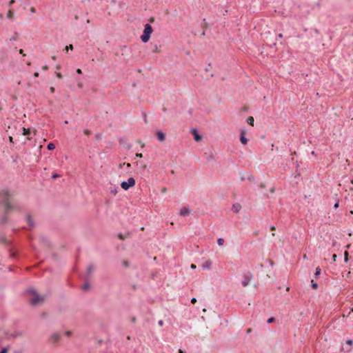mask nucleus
I'll use <instances>...</instances> for the list:
<instances>
[{"mask_svg": "<svg viewBox=\"0 0 353 353\" xmlns=\"http://www.w3.org/2000/svg\"><path fill=\"white\" fill-rule=\"evenodd\" d=\"M212 265L211 261L208 260L202 264V268L203 270H210Z\"/></svg>", "mask_w": 353, "mask_h": 353, "instance_id": "f8f14e48", "label": "nucleus"}, {"mask_svg": "<svg viewBox=\"0 0 353 353\" xmlns=\"http://www.w3.org/2000/svg\"><path fill=\"white\" fill-rule=\"evenodd\" d=\"M27 222L30 227L33 228L34 226V223L30 215H28L26 217Z\"/></svg>", "mask_w": 353, "mask_h": 353, "instance_id": "4468645a", "label": "nucleus"}, {"mask_svg": "<svg viewBox=\"0 0 353 353\" xmlns=\"http://www.w3.org/2000/svg\"><path fill=\"white\" fill-rule=\"evenodd\" d=\"M12 196L6 190L0 191V204L4 205V214L0 218V224L4 225L8 222L7 213L9 210L15 209L12 204Z\"/></svg>", "mask_w": 353, "mask_h": 353, "instance_id": "f257e3e1", "label": "nucleus"}, {"mask_svg": "<svg viewBox=\"0 0 353 353\" xmlns=\"http://www.w3.org/2000/svg\"><path fill=\"white\" fill-rule=\"evenodd\" d=\"M278 37H279V38H282V37H283V34H279L278 35Z\"/></svg>", "mask_w": 353, "mask_h": 353, "instance_id": "864d4df0", "label": "nucleus"}, {"mask_svg": "<svg viewBox=\"0 0 353 353\" xmlns=\"http://www.w3.org/2000/svg\"><path fill=\"white\" fill-rule=\"evenodd\" d=\"M14 3V0H11L9 3H8V6H11L13 3Z\"/></svg>", "mask_w": 353, "mask_h": 353, "instance_id": "473e14b6", "label": "nucleus"}, {"mask_svg": "<svg viewBox=\"0 0 353 353\" xmlns=\"http://www.w3.org/2000/svg\"><path fill=\"white\" fill-rule=\"evenodd\" d=\"M351 183L353 184V179L351 180Z\"/></svg>", "mask_w": 353, "mask_h": 353, "instance_id": "052dcab7", "label": "nucleus"}, {"mask_svg": "<svg viewBox=\"0 0 353 353\" xmlns=\"http://www.w3.org/2000/svg\"><path fill=\"white\" fill-rule=\"evenodd\" d=\"M346 343H347V345H353V340H352V339H347V340L346 341Z\"/></svg>", "mask_w": 353, "mask_h": 353, "instance_id": "a878e982", "label": "nucleus"}, {"mask_svg": "<svg viewBox=\"0 0 353 353\" xmlns=\"http://www.w3.org/2000/svg\"><path fill=\"white\" fill-rule=\"evenodd\" d=\"M157 137L159 141L163 142L165 139V134L161 131H158L157 132Z\"/></svg>", "mask_w": 353, "mask_h": 353, "instance_id": "1a4fd4ad", "label": "nucleus"}, {"mask_svg": "<svg viewBox=\"0 0 353 353\" xmlns=\"http://www.w3.org/2000/svg\"><path fill=\"white\" fill-rule=\"evenodd\" d=\"M271 192H274V188H272L271 190H270Z\"/></svg>", "mask_w": 353, "mask_h": 353, "instance_id": "6e6d98bb", "label": "nucleus"}, {"mask_svg": "<svg viewBox=\"0 0 353 353\" xmlns=\"http://www.w3.org/2000/svg\"><path fill=\"white\" fill-rule=\"evenodd\" d=\"M8 352V349L6 347H4L1 350V351L0 352V353H7Z\"/></svg>", "mask_w": 353, "mask_h": 353, "instance_id": "c756f323", "label": "nucleus"}, {"mask_svg": "<svg viewBox=\"0 0 353 353\" xmlns=\"http://www.w3.org/2000/svg\"><path fill=\"white\" fill-rule=\"evenodd\" d=\"M61 339V334L59 332H54L51 334L49 342L53 344L57 343Z\"/></svg>", "mask_w": 353, "mask_h": 353, "instance_id": "39448f33", "label": "nucleus"}, {"mask_svg": "<svg viewBox=\"0 0 353 353\" xmlns=\"http://www.w3.org/2000/svg\"><path fill=\"white\" fill-rule=\"evenodd\" d=\"M57 177H59V174H56V173L53 174L52 176V179H56Z\"/></svg>", "mask_w": 353, "mask_h": 353, "instance_id": "7c9ffc66", "label": "nucleus"}, {"mask_svg": "<svg viewBox=\"0 0 353 353\" xmlns=\"http://www.w3.org/2000/svg\"><path fill=\"white\" fill-rule=\"evenodd\" d=\"M48 150H52L55 148V145L53 143H49L47 146Z\"/></svg>", "mask_w": 353, "mask_h": 353, "instance_id": "f3484780", "label": "nucleus"}, {"mask_svg": "<svg viewBox=\"0 0 353 353\" xmlns=\"http://www.w3.org/2000/svg\"><path fill=\"white\" fill-rule=\"evenodd\" d=\"M311 285H312V288L314 289H316L318 288L317 283L314 282L313 280L311 281Z\"/></svg>", "mask_w": 353, "mask_h": 353, "instance_id": "412c9836", "label": "nucleus"}, {"mask_svg": "<svg viewBox=\"0 0 353 353\" xmlns=\"http://www.w3.org/2000/svg\"><path fill=\"white\" fill-rule=\"evenodd\" d=\"M274 321V317H271V318L268 319V321H267L268 323H272Z\"/></svg>", "mask_w": 353, "mask_h": 353, "instance_id": "c85d7f7f", "label": "nucleus"}, {"mask_svg": "<svg viewBox=\"0 0 353 353\" xmlns=\"http://www.w3.org/2000/svg\"><path fill=\"white\" fill-rule=\"evenodd\" d=\"M118 237H119L120 239H122V240H123V239H124L126 237V236H125V235H123V234H121V233H119V234H118Z\"/></svg>", "mask_w": 353, "mask_h": 353, "instance_id": "393cba45", "label": "nucleus"}, {"mask_svg": "<svg viewBox=\"0 0 353 353\" xmlns=\"http://www.w3.org/2000/svg\"><path fill=\"white\" fill-rule=\"evenodd\" d=\"M240 141L243 145H246L248 143V139L245 137V132L243 130H241V132Z\"/></svg>", "mask_w": 353, "mask_h": 353, "instance_id": "9d476101", "label": "nucleus"}, {"mask_svg": "<svg viewBox=\"0 0 353 353\" xmlns=\"http://www.w3.org/2000/svg\"><path fill=\"white\" fill-rule=\"evenodd\" d=\"M12 139H12V137H9V140H10V142H12Z\"/></svg>", "mask_w": 353, "mask_h": 353, "instance_id": "603ef678", "label": "nucleus"}, {"mask_svg": "<svg viewBox=\"0 0 353 353\" xmlns=\"http://www.w3.org/2000/svg\"><path fill=\"white\" fill-rule=\"evenodd\" d=\"M84 133L86 134V135H89L90 134V131L88 130H84Z\"/></svg>", "mask_w": 353, "mask_h": 353, "instance_id": "f704fd0d", "label": "nucleus"}, {"mask_svg": "<svg viewBox=\"0 0 353 353\" xmlns=\"http://www.w3.org/2000/svg\"><path fill=\"white\" fill-rule=\"evenodd\" d=\"M94 270H95V266L94 265V264L90 263L88 265V268L86 270V278L87 279L92 275V274L93 273Z\"/></svg>", "mask_w": 353, "mask_h": 353, "instance_id": "423d86ee", "label": "nucleus"}, {"mask_svg": "<svg viewBox=\"0 0 353 353\" xmlns=\"http://www.w3.org/2000/svg\"><path fill=\"white\" fill-rule=\"evenodd\" d=\"M196 266L194 264H191V268L192 269H196Z\"/></svg>", "mask_w": 353, "mask_h": 353, "instance_id": "a19ab883", "label": "nucleus"}, {"mask_svg": "<svg viewBox=\"0 0 353 353\" xmlns=\"http://www.w3.org/2000/svg\"><path fill=\"white\" fill-rule=\"evenodd\" d=\"M160 46H158L157 44H153L152 45V51L154 52H156L159 50V48H160Z\"/></svg>", "mask_w": 353, "mask_h": 353, "instance_id": "a211bd4d", "label": "nucleus"}, {"mask_svg": "<svg viewBox=\"0 0 353 353\" xmlns=\"http://www.w3.org/2000/svg\"><path fill=\"white\" fill-rule=\"evenodd\" d=\"M90 288V284L88 282H85L83 286V290H88Z\"/></svg>", "mask_w": 353, "mask_h": 353, "instance_id": "4be33fe9", "label": "nucleus"}, {"mask_svg": "<svg viewBox=\"0 0 353 353\" xmlns=\"http://www.w3.org/2000/svg\"><path fill=\"white\" fill-rule=\"evenodd\" d=\"M252 279V274L250 272H248L243 275V280L242 281V285L243 287L248 286Z\"/></svg>", "mask_w": 353, "mask_h": 353, "instance_id": "20e7f679", "label": "nucleus"}, {"mask_svg": "<svg viewBox=\"0 0 353 353\" xmlns=\"http://www.w3.org/2000/svg\"><path fill=\"white\" fill-rule=\"evenodd\" d=\"M321 268L319 267H317L316 268V271L314 273V277L316 279L319 276V275L321 274Z\"/></svg>", "mask_w": 353, "mask_h": 353, "instance_id": "dca6fc26", "label": "nucleus"}, {"mask_svg": "<svg viewBox=\"0 0 353 353\" xmlns=\"http://www.w3.org/2000/svg\"><path fill=\"white\" fill-rule=\"evenodd\" d=\"M338 206H339V203H336L334 204V208H338Z\"/></svg>", "mask_w": 353, "mask_h": 353, "instance_id": "49530a36", "label": "nucleus"}, {"mask_svg": "<svg viewBox=\"0 0 353 353\" xmlns=\"http://www.w3.org/2000/svg\"><path fill=\"white\" fill-rule=\"evenodd\" d=\"M50 92H51L52 93H53V92H54V88L53 87H51V88H50Z\"/></svg>", "mask_w": 353, "mask_h": 353, "instance_id": "c03bdc74", "label": "nucleus"}, {"mask_svg": "<svg viewBox=\"0 0 353 353\" xmlns=\"http://www.w3.org/2000/svg\"><path fill=\"white\" fill-rule=\"evenodd\" d=\"M123 265L125 266V267H128V261H123Z\"/></svg>", "mask_w": 353, "mask_h": 353, "instance_id": "58836bf2", "label": "nucleus"}, {"mask_svg": "<svg viewBox=\"0 0 353 353\" xmlns=\"http://www.w3.org/2000/svg\"><path fill=\"white\" fill-rule=\"evenodd\" d=\"M194 139L196 141H199L201 139V136L198 133V131L196 129L192 130Z\"/></svg>", "mask_w": 353, "mask_h": 353, "instance_id": "9b49d317", "label": "nucleus"}, {"mask_svg": "<svg viewBox=\"0 0 353 353\" xmlns=\"http://www.w3.org/2000/svg\"><path fill=\"white\" fill-rule=\"evenodd\" d=\"M241 209V205L239 203H234L232 205V210L235 213H238Z\"/></svg>", "mask_w": 353, "mask_h": 353, "instance_id": "ddd939ff", "label": "nucleus"}, {"mask_svg": "<svg viewBox=\"0 0 353 353\" xmlns=\"http://www.w3.org/2000/svg\"><path fill=\"white\" fill-rule=\"evenodd\" d=\"M34 76L36 77H39V72H34Z\"/></svg>", "mask_w": 353, "mask_h": 353, "instance_id": "a18cd8bd", "label": "nucleus"}, {"mask_svg": "<svg viewBox=\"0 0 353 353\" xmlns=\"http://www.w3.org/2000/svg\"><path fill=\"white\" fill-rule=\"evenodd\" d=\"M260 187H261V188H265V185H264L263 183H261V185H260Z\"/></svg>", "mask_w": 353, "mask_h": 353, "instance_id": "8fccbe9b", "label": "nucleus"}, {"mask_svg": "<svg viewBox=\"0 0 353 353\" xmlns=\"http://www.w3.org/2000/svg\"><path fill=\"white\" fill-rule=\"evenodd\" d=\"M77 72L78 74H81V73H82L81 70V69H79V68L77 70Z\"/></svg>", "mask_w": 353, "mask_h": 353, "instance_id": "79ce46f5", "label": "nucleus"}, {"mask_svg": "<svg viewBox=\"0 0 353 353\" xmlns=\"http://www.w3.org/2000/svg\"><path fill=\"white\" fill-rule=\"evenodd\" d=\"M57 77L58 78H59V79L62 78V75H61V73H59V72H57Z\"/></svg>", "mask_w": 353, "mask_h": 353, "instance_id": "c9c22d12", "label": "nucleus"}, {"mask_svg": "<svg viewBox=\"0 0 353 353\" xmlns=\"http://www.w3.org/2000/svg\"><path fill=\"white\" fill-rule=\"evenodd\" d=\"M270 230H275V227L274 226H271L270 227Z\"/></svg>", "mask_w": 353, "mask_h": 353, "instance_id": "3c124183", "label": "nucleus"}, {"mask_svg": "<svg viewBox=\"0 0 353 353\" xmlns=\"http://www.w3.org/2000/svg\"><path fill=\"white\" fill-rule=\"evenodd\" d=\"M135 185V179L133 177H130L127 181H123L121 183V188L127 190L130 188L133 187Z\"/></svg>", "mask_w": 353, "mask_h": 353, "instance_id": "7ed1b4c3", "label": "nucleus"}, {"mask_svg": "<svg viewBox=\"0 0 353 353\" xmlns=\"http://www.w3.org/2000/svg\"><path fill=\"white\" fill-rule=\"evenodd\" d=\"M30 12H31L32 13H34V12H35V9H34V8H30Z\"/></svg>", "mask_w": 353, "mask_h": 353, "instance_id": "ea45409f", "label": "nucleus"}, {"mask_svg": "<svg viewBox=\"0 0 353 353\" xmlns=\"http://www.w3.org/2000/svg\"><path fill=\"white\" fill-rule=\"evenodd\" d=\"M135 321H136V319L134 317V318L132 319V321H133V322H135Z\"/></svg>", "mask_w": 353, "mask_h": 353, "instance_id": "4d7b16f0", "label": "nucleus"}, {"mask_svg": "<svg viewBox=\"0 0 353 353\" xmlns=\"http://www.w3.org/2000/svg\"><path fill=\"white\" fill-rule=\"evenodd\" d=\"M22 130H23V135L28 136L30 134V130L29 129H26L25 128H23Z\"/></svg>", "mask_w": 353, "mask_h": 353, "instance_id": "6ab92c4d", "label": "nucleus"}, {"mask_svg": "<svg viewBox=\"0 0 353 353\" xmlns=\"http://www.w3.org/2000/svg\"><path fill=\"white\" fill-rule=\"evenodd\" d=\"M152 30V27L149 23H146L144 26L143 33L141 36V39L143 43H147L149 41Z\"/></svg>", "mask_w": 353, "mask_h": 353, "instance_id": "f03ea898", "label": "nucleus"}, {"mask_svg": "<svg viewBox=\"0 0 353 353\" xmlns=\"http://www.w3.org/2000/svg\"><path fill=\"white\" fill-rule=\"evenodd\" d=\"M253 179H254V177L252 175L248 177V180H250V181H251Z\"/></svg>", "mask_w": 353, "mask_h": 353, "instance_id": "de8ad7c7", "label": "nucleus"}, {"mask_svg": "<svg viewBox=\"0 0 353 353\" xmlns=\"http://www.w3.org/2000/svg\"><path fill=\"white\" fill-rule=\"evenodd\" d=\"M64 334L67 336H70L72 335V332L70 331V330H67L64 332Z\"/></svg>", "mask_w": 353, "mask_h": 353, "instance_id": "bb28decb", "label": "nucleus"}, {"mask_svg": "<svg viewBox=\"0 0 353 353\" xmlns=\"http://www.w3.org/2000/svg\"><path fill=\"white\" fill-rule=\"evenodd\" d=\"M196 302V298H192V299H191V303H195Z\"/></svg>", "mask_w": 353, "mask_h": 353, "instance_id": "72a5a7b5", "label": "nucleus"}, {"mask_svg": "<svg viewBox=\"0 0 353 353\" xmlns=\"http://www.w3.org/2000/svg\"><path fill=\"white\" fill-rule=\"evenodd\" d=\"M43 69H44V70H46V69H47V66H44V67H43Z\"/></svg>", "mask_w": 353, "mask_h": 353, "instance_id": "13d9d810", "label": "nucleus"}, {"mask_svg": "<svg viewBox=\"0 0 353 353\" xmlns=\"http://www.w3.org/2000/svg\"><path fill=\"white\" fill-rule=\"evenodd\" d=\"M136 156H137V157H139V158H141V157H143V156H142V154H141V153H137V154H136Z\"/></svg>", "mask_w": 353, "mask_h": 353, "instance_id": "e433bc0d", "label": "nucleus"}, {"mask_svg": "<svg viewBox=\"0 0 353 353\" xmlns=\"http://www.w3.org/2000/svg\"><path fill=\"white\" fill-rule=\"evenodd\" d=\"M254 118L252 117H249L247 119V123L250 125H254Z\"/></svg>", "mask_w": 353, "mask_h": 353, "instance_id": "2eb2a0df", "label": "nucleus"}, {"mask_svg": "<svg viewBox=\"0 0 353 353\" xmlns=\"http://www.w3.org/2000/svg\"><path fill=\"white\" fill-rule=\"evenodd\" d=\"M190 214V210L188 208L183 207L181 208L179 214L183 216H187Z\"/></svg>", "mask_w": 353, "mask_h": 353, "instance_id": "0eeeda50", "label": "nucleus"}, {"mask_svg": "<svg viewBox=\"0 0 353 353\" xmlns=\"http://www.w3.org/2000/svg\"><path fill=\"white\" fill-rule=\"evenodd\" d=\"M23 50L21 49L19 50L20 54H23Z\"/></svg>", "mask_w": 353, "mask_h": 353, "instance_id": "5fc2aeb1", "label": "nucleus"}, {"mask_svg": "<svg viewBox=\"0 0 353 353\" xmlns=\"http://www.w3.org/2000/svg\"><path fill=\"white\" fill-rule=\"evenodd\" d=\"M111 192L114 194H116L117 193V190L116 189L111 190Z\"/></svg>", "mask_w": 353, "mask_h": 353, "instance_id": "4c0bfd02", "label": "nucleus"}, {"mask_svg": "<svg viewBox=\"0 0 353 353\" xmlns=\"http://www.w3.org/2000/svg\"><path fill=\"white\" fill-rule=\"evenodd\" d=\"M43 298L37 294L33 299H31L30 303L33 305L37 304L39 302L43 301Z\"/></svg>", "mask_w": 353, "mask_h": 353, "instance_id": "6e6552de", "label": "nucleus"}, {"mask_svg": "<svg viewBox=\"0 0 353 353\" xmlns=\"http://www.w3.org/2000/svg\"><path fill=\"white\" fill-rule=\"evenodd\" d=\"M179 353H185V352L182 350H179Z\"/></svg>", "mask_w": 353, "mask_h": 353, "instance_id": "09e8293b", "label": "nucleus"}, {"mask_svg": "<svg viewBox=\"0 0 353 353\" xmlns=\"http://www.w3.org/2000/svg\"><path fill=\"white\" fill-rule=\"evenodd\" d=\"M65 50H66V52L68 51V50H73V46L72 44H70L69 46H67L65 48Z\"/></svg>", "mask_w": 353, "mask_h": 353, "instance_id": "b1692460", "label": "nucleus"}, {"mask_svg": "<svg viewBox=\"0 0 353 353\" xmlns=\"http://www.w3.org/2000/svg\"><path fill=\"white\" fill-rule=\"evenodd\" d=\"M158 324H159V325L162 326L163 325V320H159L158 321Z\"/></svg>", "mask_w": 353, "mask_h": 353, "instance_id": "2f4dec72", "label": "nucleus"}, {"mask_svg": "<svg viewBox=\"0 0 353 353\" xmlns=\"http://www.w3.org/2000/svg\"><path fill=\"white\" fill-rule=\"evenodd\" d=\"M345 261L347 263L348 261V252H345Z\"/></svg>", "mask_w": 353, "mask_h": 353, "instance_id": "cd10ccee", "label": "nucleus"}, {"mask_svg": "<svg viewBox=\"0 0 353 353\" xmlns=\"http://www.w3.org/2000/svg\"><path fill=\"white\" fill-rule=\"evenodd\" d=\"M13 15V12L12 10H9L7 14V17L11 19Z\"/></svg>", "mask_w": 353, "mask_h": 353, "instance_id": "5701e85b", "label": "nucleus"}, {"mask_svg": "<svg viewBox=\"0 0 353 353\" xmlns=\"http://www.w3.org/2000/svg\"><path fill=\"white\" fill-rule=\"evenodd\" d=\"M17 38L15 37H12L10 39V41H15Z\"/></svg>", "mask_w": 353, "mask_h": 353, "instance_id": "37998d69", "label": "nucleus"}, {"mask_svg": "<svg viewBox=\"0 0 353 353\" xmlns=\"http://www.w3.org/2000/svg\"><path fill=\"white\" fill-rule=\"evenodd\" d=\"M335 257H336V255H335V254H334V255H333V259H335Z\"/></svg>", "mask_w": 353, "mask_h": 353, "instance_id": "bf43d9fd", "label": "nucleus"}, {"mask_svg": "<svg viewBox=\"0 0 353 353\" xmlns=\"http://www.w3.org/2000/svg\"><path fill=\"white\" fill-rule=\"evenodd\" d=\"M217 243H218V245H220V246H221V245H223V243H224V239H222V238H219V239H217Z\"/></svg>", "mask_w": 353, "mask_h": 353, "instance_id": "aec40b11", "label": "nucleus"}]
</instances>
